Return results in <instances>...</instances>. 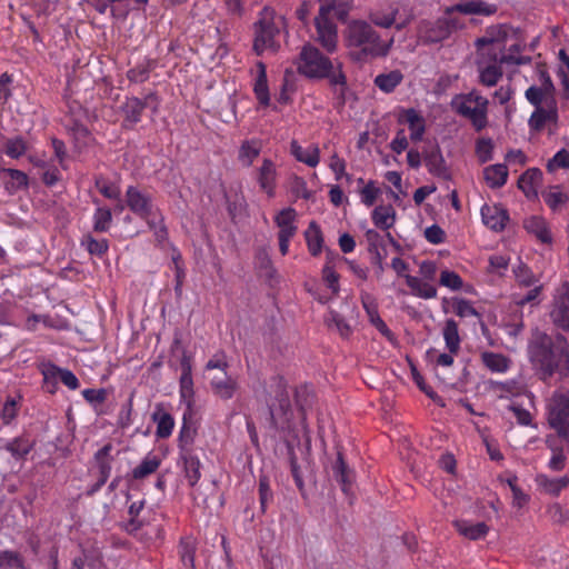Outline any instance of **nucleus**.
I'll return each mask as SVG.
<instances>
[{
  "label": "nucleus",
  "mask_w": 569,
  "mask_h": 569,
  "mask_svg": "<svg viewBox=\"0 0 569 569\" xmlns=\"http://www.w3.org/2000/svg\"><path fill=\"white\" fill-rule=\"evenodd\" d=\"M305 239L308 250L312 256H318L322 251L323 237L320 227L315 222H310L305 231Z\"/></svg>",
  "instance_id": "40"
},
{
  "label": "nucleus",
  "mask_w": 569,
  "mask_h": 569,
  "mask_svg": "<svg viewBox=\"0 0 569 569\" xmlns=\"http://www.w3.org/2000/svg\"><path fill=\"white\" fill-rule=\"evenodd\" d=\"M290 152L298 160L315 168L320 162V150L317 144H309L307 148L301 147L296 140L290 143Z\"/></svg>",
  "instance_id": "26"
},
{
  "label": "nucleus",
  "mask_w": 569,
  "mask_h": 569,
  "mask_svg": "<svg viewBox=\"0 0 569 569\" xmlns=\"http://www.w3.org/2000/svg\"><path fill=\"white\" fill-rule=\"evenodd\" d=\"M126 204L133 214L144 220L156 234L164 232L163 217L149 193L130 186L126 191Z\"/></svg>",
  "instance_id": "5"
},
{
  "label": "nucleus",
  "mask_w": 569,
  "mask_h": 569,
  "mask_svg": "<svg viewBox=\"0 0 569 569\" xmlns=\"http://www.w3.org/2000/svg\"><path fill=\"white\" fill-rule=\"evenodd\" d=\"M517 282L522 287H531L538 283L535 273L523 263L513 269Z\"/></svg>",
  "instance_id": "52"
},
{
  "label": "nucleus",
  "mask_w": 569,
  "mask_h": 569,
  "mask_svg": "<svg viewBox=\"0 0 569 569\" xmlns=\"http://www.w3.org/2000/svg\"><path fill=\"white\" fill-rule=\"evenodd\" d=\"M507 37L508 28L506 26H493L488 28L485 36L476 41L478 52L477 60H486L488 63H523V58L512 60L503 53Z\"/></svg>",
  "instance_id": "4"
},
{
  "label": "nucleus",
  "mask_w": 569,
  "mask_h": 569,
  "mask_svg": "<svg viewBox=\"0 0 569 569\" xmlns=\"http://www.w3.org/2000/svg\"><path fill=\"white\" fill-rule=\"evenodd\" d=\"M403 76L399 70H392L387 73L378 74L375 79V84L383 92H392L397 86L402 81Z\"/></svg>",
  "instance_id": "44"
},
{
  "label": "nucleus",
  "mask_w": 569,
  "mask_h": 569,
  "mask_svg": "<svg viewBox=\"0 0 569 569\" xmlns=\"http://www.w3.org/2000/svg\"><path fill=\"white\" fill-rule=\"evenodd\" d=\"M557 116V106L536 108L529 119V126L539 130L546 122L556 121Z\"/></svg>",
  "instance_id": "42"
},
{
  "label": "nucleus",
  "mask_w": 569,
  "mask_h": 569,
  "mask_svg": "<svg viewBox=\"0 0 569 569\" xmlns=\"http://www.w3.org/2000/svg\"><path fill=\"white\" fill-rule=\"evenodd\" d=\"M482 222L495 231H501L508 221L507 211L499 204H483L481 208Z\"/></svg>",
  "instance_id": "17"
},
{
  "label": "nucleus",
  "mask_w": 569,
  "mask_h": 569,
  "mask_svg": "<svg viewBox=\"0 0 569 569\" xmlns=\"http://www.w3.org/2000/svg\"><path fill=\"white\" fill-rule=\"evenodd\" d=\"M318 17L330 20L331 18L345 19L349 12V3L346 0H319Z\"/></svg>",
  "instance_id": "27"
},
{
  "label": "nucleus",
  "mask_w": 569,
  "mask_h": 569,
  "mask_svg": "<svg viewBox=\"0 0 569 569\" xmlns=\"http://www.w3.org/2000/svg\"><path fill=\"white\" fill-rule=\"evenodd\" d=\"M439 283L451 291L461 290L463 287L462 278L457 272L448 269L440 272Z\"/></svg>",
  "instance_id": "50"
},
{
  "label": "nucleus",
  "mask_w": 569,
  "mask_h": 569,
  "mask_svg": "<svg viewBox=\"0 0 569 569\" xmlns=\"http://www.w3.org/2000/svg\"><path fill=\"white\" fill-rule=\"evenodd\" d=\"M490 390L498 398H511L526 393V386L517 380L490 381Z\"/></svg>",
  "instance_id": "31"
},
{
  "label": "nucleus",
  "mask_w": 569,
  "mask_h": 569,
  "mask_svg": "<svg viewBox=\"0 0 569 569\" xmlns=\"http://www.w3.org/2000/svg\"><path fill=\"white\" fill-rule=\"evenodd\" d=\"M529 356L545 377L555 372L561 376L569 373V343L561 336L552 339L546 333L536 332L529 345Z\"/></svg>",
  "instance_id": "1"
},
{
  "label": "nucleus",
  "mask_w": 569,
  "mask_h": 569,
  "mask_svg": "<svg viewBox=\"0 0 569 569\" xmlns=\"http://www.w3.org/2000/svg\"><path fill=\"white\" fill-rule=\"evenodd\" d=\"M423 161L428 171L437 177H443L447 173L446 161L440 147L435 143L422 150Z\"/></svg>",
  "instance_id": "20"
},
{
  "label": "nucleus",
  "mask_w": 569,
  "mask_h": 569,
  "mask_svg": "<svg viewBox=\"0 0 569 569\" xmlns=\"http://www.w3.org/2000/svg\"><path fill=\"white\" fill-rule=\"evenodd\" d=\"M346 43L357 60H368L387 56L393 38L382 39L369 22L353 20L346 30Z\"/></svg>",
  "instance_id": "2"
},
{
  "label": "nucleus",
  "mask_w": 569,
  "mask_h": 569,
  "mask_svg": "<svg viewBox=\"0 0 569 569\" xmlns=\"http://www.w3.org/2000/svg\"><path fill=\"white\" fill-rule=\"evenodd\" d=\"M546 442L552 452L551 458L548 461V468L552 471H561L566 465V456L558 447L555 446L552 437H547Z\"/></svg>",
  "instance_id": "48"
},
{
  "label": "nucleus",
  "mask_w": 569,
  "mask_h": 569,
  "mask_svg": "<svg viewBox=\"0 0 569 569\" xmlns=\"http://www.w3.org/2000/svg\"><path fill=\"white\" fill-rule=\"evenodd\" d=\"M21 400V395H17L14 397H8L4 401L0 416L6 425L10 423L17 417Z\"/></svg>",
  "instance_id": "46"
},
{
  "label": "nucleus",
  "mask_w": 569,
  "mask_h": 569,
  "mask_svg": "<svg viewBox=\"0 0 569 569\" xmlns=\"http://www.w3.org/2000/svg\"><path fill=\"white\" fill-rule=\"evenodd\" d=\"M31 449L32 443L23 437H17L0 448V450L9 452L16 460H23Z\"/></svg>",
  "instance_id": "41"
},
{
  "label": "nucleus",
  "mask_w": 569,
  "mask_h": 569,
  "mask_svg": "<svg viewBox=\"0 0 569 569\" xmlns=\"http://www.w3.org/2000/svg\"><path fill=\"white\" fill-rule=\"evenodd\" d=\"M335 473H336L337 479L340 481V483L342 486V490L345 492H347L349 486L352 482V473L348 469L347 465L345 463V461L340 455L338 456V459H337V462L335 466Z\"/></svg>",
  "instance_id": "53"
},
{
  "label": "nucleus",
  "mask_w": 569,
  "mask_h": 569,
  "mask_svg": "<svg viewBox=\"0 0 569 569\" xmlns=\"http://www.w3.org/2000/svg\"><path fill=\"white\" fill-rule=\"evenodd\" d=\"M479 80L483 86L493 87L502 77L501 63H488L486 60H477Z\"/></svg>",
  "instance_id": "29"
},
{
  "label": "nucleus",
  "mask_w": 569,
  "mask_h": 569,
  "mask_svg": "<svg viewBox=\"0 0 569 569\" xmlns=\"http://www.w3.org/2000/svg\"><path fill=\"white\" fill-rule=\"evenodd\" d=\"M2 173L8 176V179L4 181L6 190L13 194L19 190L27 189L29 184L28 176L18 169H3Z\"/></svg>",
  "instance_id": "36"
},
{
  "label": "nucleus",
  "mask_w": 569,
  "mask_h": 569,
  "mask_svg": "<svg viewBox=\"0 0 569 569\" xmlns=\"http://www.w3.org/2000/svg\"><path fill=\"white\" fill-rule=\"evenodd\" d=\"M40 371L43 377V388L48 392H54L57 389L58 380L60 379L61 368L48 362L41 365Z\"/></svg>",
  "instance_id": "45"
},
{
  "label": "nucleus",
  "mask_w": 569,
  "mask_h": 569,
  "mask_svg": "<svg viewBox=\"0 0 569 569\" xmlns=\"http://www.w3.org/2000/svg\"><path fill=\"white\" fill-rule=\"evenodd\" d=\"M279 29L269 12H264L254 24L253 50L257 54L273 53L280 47Z\"/></svg>",
  "instance_id": "9"
},
{
  "label": "nucleus",
  "mask_w": 569,
  "mask_h": 569,
  "mask_svg": "<svg viewBox=\"0 0 569 569\" xmlns=\"http://www.w3.org/2000/svg\"><path fill=\"white\" fill-rule=\"evenodd\" d=\"M456 11L461 12L463 14L491 16L496 13L497 6L481 0H471L447 8L448 16H452V13Z\"/></svg>",
  "instance_id": "21"
},
{
  "label": "nucleus",
  "mask_w": 569,
  "mask_h": 569,
  "mask_svg": "<svg viewBox=\"0 0 569 569\" xmlns=\"http://www.w3.org/2000/svg\"><path fill=\"white\" fill-rule=\"evenodd\" d=\"M483 178L490 188H500L507 182L508 169L505 164H492L483 170Z\"/></svg>",
  "instance_id": "38"
},
{
  "label": "nucleus",
  "mask_w": 569,
  "mask_h": 569,
  "mask_svg": "<svg viewBox=\"0 0 569 569\" xmlns=\"http://www.w3.org/2000/svg\"><path fill=\"white\" fill-rule=\"evenodd\" d=\"M161 465V459L153 452L144 456L141 462L132 469V478L136 480L143 479L154 473Z\"/></svg>",
  "instance_id": "35"
},
{
  "label": "nucleus",
  "mask_w": 569,
  "mask_h": 569,
  "mask_svg": "<svg viewBox=\"0 0 569 569\" xmlns=\"http://www.w3.org/2000/svg\"><path fill=\"white\" fill-rule=\"evenodd\" d=\"M455 527L457 531L467 539L478 540L483 538L489 528L485 522H471L465 519L456 520Z\"/></svg>",
  "instance_id": "32"
},
{
  "label": "nucleus",
  "mask_w": 569,
  "mask_h": 569,
  "mask_svg": "<svg viewBox=\"0 0 569 569\" xmlns=\"http://www.w3.org/2000/svg\"><path fill=\"white\" fill-rule=\"evenodd\" d=\"M509 264V258L502 254H495L489 258L488 271L498 276H502Z\"/></svg>",
  "instance_id": "62"
},
{
  "label": "nucleus",
  "mask_w": 569,
  "mask_h": 569,
  "mask_svg": "<svg viewBox=\"0 0 569 569\" xmlns=\"http://www.w3.org/2000/svg\"><path fill=\"white\" fill-rule=\"evenodd\" d=\"M97 188L106 198L118 199L120 197V188L117 183L108 181L106 179L97 180Z\"/></svg>",
  "instance_id": "63"
},
{
  "label": "nucleus",
  "mask_w": 569,
  "mask_h": 569,
  "mask_svg": "<svg viewBox=\"0 0 569 569\" xmlns=\"http://www.w3.org/2000/svg\"><path fill=\"white\" fill-rule=\"evenodd\" d=\"M462 28V23L447 14L437 20H423L418 28V39L423 43H436L447 39L452 31Z\"/></svg>",
  "instance_id": "8"
},
{
  "label": "nucleus",
  "mask_w": 569,
  "mask_h": 569,
  "mask_svg": "<svg viewBox=\"0 0 569 569\" xmlns=\"http://www.w3.org/2000/svg\"><path fill=\"white\" fill-rule=\"evenodd\" d=\"M322 279L333 295L338 293L339 276L335 271L333 267L330 266V261L326 262V264L322 269Z\"/></svg>",
  "instance_id": "60"
},
{
  "label": "nucleus",
  "mask_w": 569,
  "mask_h": 569,
  "mask_svg": "<svg viewBox=\"0 0 569 569\" xmlns=\"http://www.w3.org/2000/svg\"><path fill=\"white\" fill-rule=\"evenodd\" d=\"M488 99L475 90L458 94L451 101L453 110L467 118L477 131L488 124Z\"/></svg>",
  "instance_id": "6"
},
{
  "label": "nucleus",
  "mask_w": 569,
  "mask_h": 569,
  "mask_svg": "<svg viewBox=\"0 0 569 569\" xmlns=\"http://www.w3.org/2000/svg\"><path fill=\"white\" fill-rule=\"evenodd\" d=\"M558 169H569V151L559 150L547 163V170L555 172Z\"/></svg>",
  "instance_id": "59"
},
{
  "label": "nucleus",
  "mask_w": 569,
  "mask_h": 569,
  "mask_svg": "<svg viewBox=\"0 0 569 569\" xmlns=\"http://www.w3.org/2000/svg\"><path fill=\"white\" fill-rule=\"evenodd\" d=\"M328 326L336 329L341 337H349L352 332L351 326L338 312L330 310L326 318Z\"/></svg>",
  "instance_id": "47"
},
{
  "label": "nucleus",
  "mask_w": 569,
  "mask_h": 569,
  "mask_svg": "<svg viewBox=\"0 0 569 569\" xmlns=\"http://www.w3.org/2000/svg\"><path fill=\"white\" fill-rule=\"evenodd\" d=\"M542 181V172L537 168H530L522 173L518 180V187L528 198H535L538 194V187Z\"/></svg>",
  "instance_id": "28"
},
{
  "label": "nucleus",
  "mask_w": 569,
  "mask_h": 569,
  "mask_svg": "<svg viewBox=\"0 0 569 569\" xmlns=\"http://www.w3.org/2000/svg\"><path fill=\"white\" fill-rule=\"evenodd\" d=\"M398 122L407 127L409 139L412 142H419L423 139L427 120L420 111L413 108L402 109L398 114Z\"/></svg>",
  "instance_id": "12"
},
{
  "label": "nucleus",
  "mask_w": 569,
  "mask_h": 569,
  "mask_svg": "<svg viewBox=\"0 0 569 569\" xmlns=\"http://www.w3.org/2000/svg\"><path fill=\"white\" fill-rule=\"evenodd\" d=\"M535 483L540 492L551 497H558L561 491L569 486V477L562 476L553 478L540 472L536 475Z\"/></svg>",
  "instance_id": "15"
},
{
  "label": "nucleus",
  "mask_w": 569,
  "mask_h": 569,
  "mask_svg": "<svg viewBox=\"0 0 569 569\" xmlns=\"http://www.w3.org/2000/svg\"><path fill=\"white\" fill-rule=\"evenodd\" d=\"M550 317L557 327L569 332V282L562 283L557 290Z\"/></svg>",
  "instance_id": "13"
},
{
  "label": "nucleus",
  "mask_w": 569,
  "mask_h": 569,
  "mask_svg": "<svg viewBox=\"0 0 569 569\" xmlns=\"http://www.w3.org/2000/svg\"><path fill=\"white\" fill-rule=\"evenodd\" d=\"M151 63L149 61L141 62L128 71V79L132 82H143L149 78L151 71Z\"/></svg>",
  "instance_id": "58"
},
{
  "label": "nucleus",
  "mask_w": 569,
  "mask_h": 569,
  "mask_svg": "<svg viewBox=\"0 0 569 569\" xmlns=\"http://www.w3.org/2000/svg\"><path fill=\"white\" fill-rule=\"evenodd\" d=\"M27 151L26 141L21 137L9 139L4 144V152L12 159H18Z\"/></svg>",
  "instance_id": "55"
},
{
  "label": "nucleus",
  "mask_w": 569,
  "mask_h": 569,
  "mask_svg": "<svg viewBox=\"0 0 569 569\" xmlns=\"http://www.w3.org/2000/svg\"><path fill=\"white\" fill-rule=\"evenodd\" d=\"M371 218L376 227L388 230L393 227L396 222V211L389 204L378 206L373 209Z\"/></svg>",
  "instance_id": "37"
},
{
  "label": "nucleus",
  "mask_w": 569,
  "mask_h": 569,
  "mask_svg": "<svg viewBox=\"0 0 569 569\" xmlns=\"http://www.w3.org/2000/svg\"><path fill=\"white\" fill-rule=\"evenodd\" d=\"M179 396L180 403L184 406L183 411V423H187L192 419L194 415V389H193V379L187 377H180L179 380Z\"/></svg>",
  "instance_id": "18"
},
{
  "label": "nucleus",
  "mask_w": 569,
  "mask_h": 569,
  "mask_svg": "<svg viewBox=\"0 0 569 569\" xmlns=\"http://www.w3.org/2000/svg\"><path fill=\"white\" fill-rule=\"evenodd\" d=\"M253 92L260 106L268 107L270 104V93L267 79V69L263 62L256 64V76L253 81Z\"/></svg>",
  "instance_id": "23"
},
{
  "label": "nucleus",
  "mask_w": 569,
  "mask_h": 569,
  "mask_svg": "<svg viewBox=\"0 0 569 569\" xmlns=\"http://www.w3.org/2000/svg\"><path fill=\"white\" fill-rule=\"evenodd\" d=\"M546 419L548 426L557 436L569 441V395L556 391L546 402Z\"/></svg>",
  "instance_id": "7"
},
{
  "label": "nucleus",
  "mask_w": 569,
  "mask_h": 569,
  "mask_svg": "<svg viewBox=\"0 0 569 569\" xmlns=\"http://www.w3.org/2000/svg\"><path fill=\"white\" fill-rule=\"evenodd\" d=\"M442 336L448 351L451 353H458L460 350L461 340L459 336L458 323L453 319H448L445 322Z\"/></svg>",
  "instance_id": "39"
},
{
  "label": "nucleus",
  "mask_w": 569,
  "mask_h": 569,
  "mask_svg": "<svg viewBox=\"0 0 569 569\" xmlns=\"http://www.w3.org/2000/svg\"><path fill=\"white\" fill-rule=\"evenodd\" d=\"M480 357L485 367L495 373H506L511 366V360L502 353L483 351Z\"/></svg>",
  "instance_id": "34"
},
{
  "label": "nucleus",
  "mask_w": 569,
  "mask_h": 569,
  "mask_svg": "<svg viewBox=\"0 0 569 569\" xmlns=\"http://www.w3.org/2000/svg\"><path fill=\"white\" fill-rule=\"evenodd\" d=\"M270 415L273 421V425L283 431H291V417L292 410L290 406V401L288 397L281 399L279 401V406L272 405L270 408Z\"/></svg>",
  "instance_id": "25"
},
{
  "label": "nucleus",
  "mask_w": 569,
  "mask_h": 569,
  "mask_svg": "<svg viewBox=\"0 0 569 569\" xmlns=\"http://www.w3.org/2000/svg\"><path fill=\"white\" fill-rule=\"evenodd\" d=\"M261 142L259 140H247L239 149V161L244 167H249L253 163L256 158L260 154Z\"/></svg>",
  "instance_id": "43"
},
{
  "label": "nucleus",
  "mask_w": 569,
  "mask_h": 569,
  "mask_svg": "<svg viewBox=\"0 0 569 569\" xmlns=\"http://www.w3.org/2000/svg\"><path fill=\"white\" fill-rule=\"evenodd\" d=\"M256 180L261 191H263L268 198L276 196L278 170L271 159L264 158L262 160L261 166L256 170Z\"/></svg>",
  "instance_id": "14"
},
{
  "label": "nucleus",
  "mask_w": 569,
  "mask_h": 569,
  "mask_svg": "<svg viewBox=\"0 0 569 569\" xmlns=\"http://www.w3.org/2000/svg\"><path fill=\"white\" fill-rule=\"evenodd\" d=\"M523 226L529 233L533 234L542 243L551 242V232L543 218L538 216L529 217L525 220Z\"/></svg>",
  "instance_id": "33"
},
{
  "label": "nucleus",
  "mask_w": 569,
  "mask_h": 569,
  "mask_svg": "<svg viewBox=\"0 0 569 569\" xmlns=\"http://www.w3.org/2000/svg\"><path fill=\"white\" fill-rule=\"evenodd\" d=\"M437 263L431 260H423L419 263V279L432 283L437 276Z\"/></svg>",
  "instance_id": "64"
},
{
  "label": "nucleus",
  "mask_w": 569,
  "mask_h": 569,
  "mask_svg": "<svg viewBox=\"0 0 569 569\" xmlns=\"http://www.w3.org/2000/svg\"><path fill=\"white\" fill-rule=\"evenodd\" d=\"M110 451H111V446L106 445L101 449H99L94 455V458L99 465V473H100L99 478L103 479L104 481L108 480L110 472H111V465L108 461Z\"/></svg>",
  "instance_id": "49"
},
{
  "label": "nucleus",
  "mask_w": 569,
  "mask_h": 569,
  "mask_svg": "<svg viewBox=\"0 0 569 569\" xmlns=\"http://www.w3.org/2000/svg\"><path fill=\"white\" fill-rule=\"evenodd\" d=\"M152 421L157 425L156 436L166 439L171 436L174 428V419L162 405H157L152 412Z\"/></svg>",
  "instance_id": "24"
},
{
  "label": "nucleus",
  "mask_w": 569,
  "mask_h": 569,
  "mask_svg": "<svg viewBox=\"0 0 569 569\" xmlns=\"http://www.w3.org/2000/svg\"><path fill=\"white\" fill-rule=\"evenodd\" d=\"M210 386L213 393L223 400L231 399L238 389L237 380L227 372L212 376Z\"/></svg>",
  "instance_id": "19"
},
{
  "label": "nucleus",
  "mask_w": 569,
  "mask_h": 569,
  "mask_svg": "<svg viewBox=\"0 0 569 569\" xmlns=\"http://www.w3.org/2000/svg\"><path fill=\"white\" fill-rule=\"evenodd\" d=\"M542 198L551 209H557L568 199L566 193H563L558 186L550 187L548 190L542 192Z\"/></svg>",
  "instance_id": "51"
},
{
  "label": "nucleus",
  "mask_w": 569,
  "mask_h": 569,
  "mask_svg": "<svg viewBox=\"0 0 569 569\" xmlns=\"http://www.w3.org/2000/svg\"><path fill=\"white\" fill-rule=\"evenodd\" d=\"M299 73L311 79L328 78L339 96L346 91V77L338 68L335 69L332 61L323 56L317 48L306 44L296 61Z\"/></svg>",
  "instance_id": "3"
},
{
  "label": "nucleus",
  "mask_w": 569,
  "mask_h": 569,
  "mask_svg": "<svg viewBox=\"0 0 569 569\" xmlns=\"http://www.w3.org/2000/svg\"><path fill=\"white\" fill-rule=\"evenodd\" d=\"M146 108V103L142 102L139 98H130L127 100L124 106V111L127 119L131 122L140 121L141 113Z\"/></svg>",
  "instance_id": "54"
},
{
  "label": "nucleus",
  "mask_w": 569,
  "mask_h": 569,
  "mask_svg": "<svg viewBox=\"0 0 569 569\" xmlns=\"http://www.w3.org/2000/svg\"><path fill=\"white\" fill-rule=\"evenodd\" d=\"M397 14L398 10L396 8H389L387 10L372 11L369 17L377 27L387 29L395 26L398 30H401L409 23L410 19H398Z\"/></svg>",
  "instance_id": "22"
},
{
  "label": "nucleus",
  "mask_w": 569,
  "mask_h": 569,
  "mask_svg": "<svg viewBox=\"0 0 569 569\" xmlns=\"http://www.w3.org/2000/svg\"><path fill=\"white\" fill-rule=\"evenodd\" d=\"M316 28L318 33V41L320 44L328 51L333 52L337 49V28L336 26L328 19L317 17L316 18Z\"/></svg>",
  "instance_id": "16"
},
{
  "label": "nucleus",
  "mask_w": 569,
  "mask_h": 569,
  "mask_svg": "<svg viewBox=\"0 0 569 569\" xmlns=\"http://www.w3.org/2000/svg\"><path fill=\"white\" fill-rule=\"evenodd\" d=\"M539 77L540 86L529 87L525 93L526 99L535 106V108L557 106L555 100V87L550 77L543 70L539 72Z\"/></svg>",
  "instance_id": "11"
},
{
  "label": "nucleus",
  "mask_w": 569,
  "mask_h": 569,
  "mask_svg": "<svg viewBox=\"0 0 569 569\" xmlns=\"http://www.w3.org/2000/svg\"><path fill=\"white\" fill-rule=\"evenodd\" d=\"M112 220L111 211L107 208H98L93 214V228L96 231L104 232L109 229Z\"/></svg>",
  "instance_id": "56"
},
{
  "label": "nucleus",
  "mask_w": 569,
  "mask_h": 569,
  "mask_svg": "<svg viewBox=\"0 0 569 569\" xmlns=\"http://www.w3.org/2000/svg\"><path fill=\"white\" fill-rule=\"evenodd\" d=\"M296 220L297 211L293 208L280 210L274 217V223L279 228L278 234L293 237L298 230Z\"/></svg>",
  "instance_id": "30"
},
{
  "label": "nucleus",
  "mask_w": 569,
  "mask_h": 569,
  "mask_svg": "<svg viewBox=\"0 0 569 569\" xmlns=\"http://www.w3.org/2000/svg\"><path fill=\"white\" fill-rule=\"evenodd\" d=\"M201 477L200 461L197 458L190 457L186 460V478L190 486H194Z\"/></svg>",
  "instance_id": "61"
},
{
  "label": "nucleus",
  "mask_w": 569,
  "mask_h": 569,
  "mask_svg": "<svg viewBox=\"0 0 569 569\" xmlns=\"http://www.w3.org/2000/svg\"><path fill=\"white\" fill-rule=\"evenodd\" d=\"M360 199L361 202L367 206L371 207L377 201L378 197L381 193V190L379 187H377L376 182L369 181L360 191Z\"/></svg>",
  "instance_id": "57"
},
{
  "label": "nucleus",
  "mask_w": 569,
  "mask_h": 569,
  "mask_svg": "<svg viewBox=\"0 0 569 569\" xmlns=\"http://www.w3.org/2000/svg\"><path fill=\"white\" fill-rule=\"evenodd\" d=\"M391 267L398 276L406 279L407 286L411 289V293L421 299H433L437 297V288L433 283H429L418 277L407 273L409 266L401 258L396 257L391 260Z\"/></svg>",
  "instance_id": "10"
}]
</instances>
